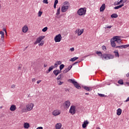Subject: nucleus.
<instances>
[{
	"label": "nucleus",
	"mask_w": 129,
	"mask_h": 129,
	"mask_svg": "<svg viewBox=\"0 0 129 129\" xmlns=\"http://www.w3.org/2000/svg\"><path fill=\"white\" fill-rule=\"evenodd\" d=\"M34 107V104L33 103H29L26 105V108L22 109V112H28L31 111Z\"/></svg>",
	"instance_id": "nucleus-1"
},
{
	"label": "nucleus",
	"mask_w": 129,
	"mask_h": 129,
	"mask_svg": "<svg viewBox=\"0 0 129 129\" xmlns=\"http://www.w3.org/2000/svg\"><path fill=\"white\" fill-rule=\"evenodd\" d=\"M69 8V2H65L63 4V5L61 7V11L62 13H66L67 12V10Z\"/></svg>",
	"instance_id": "nucleus-2"
},
{
	"label": "nucleus",
	"mask_w": 129,
	"mask_h": 129,
	"mask_svg": "<svg viewBox=\"0 0 129 129\" xmlns=\"http://www.w3.org/2000/svg\"><path fill=\"white\" fill-rule=\"evenodd\" d=\"M114 58V55L111 54H104L102 56V59L103 60L105 59L106 60H109L110 59H113Z\"/></svg>",
	"instance_id": "nucleus-3"
},
{
	"label": "nucleus",
	"mask_w": 129,
	"mask_h": 129,
	"mask_svg": "<svg viewBox=\"0 0 129 129\" xmlns=\"http://www.w3.org/2000/svg\"><path fill=\"white\" fill-rule=\"evenodd\" d=\"M77 14L79 16H85L86 14V8H82L79 9L77 11Z\"/></svg>",
	"instance_id": "nucleus-4"
},
{
	"label": "nucleus",
	"mask_w": 129,
	"mask_h": 129,
	"mask_svg": "<svg viewBox=\"0 0 129 129\" xmlns=\"http://www.w3.org/2000/svg\"><path fill=\"white\" fill-rule=\"evenodd\" d=\"M73 84H74V86L77 88V89H81V87L79 85V84L77 83L75 80H69Z\"/></svg>",
	"instance_id": "nucleus-5"
},
{
	"label": "nucleus",
	"mask_w": 129,
	"mask_h": 129,
	"mask_svg": "<svg viewBox=\"0 0 129 129\" xmlns=\"http://www.w3.org/2000/svg\"><path fill=\"white\" fill-rule=\"evenodd\" d=\"M45 39V36H40L38 38H37L36 41L34 43V45H37V44H39V43H41L42 42V40Z\"/></svg>",
	"instance_id": "nucleus-6"
},
{
	"label": "nucleus",
	"mask_w": 129,
	"mask_h": 129,
	"mask_svg": "<svg viewBox=\"0 0 129 129\" xmlns=\"http://www.w3.org/2000/svg\"><path fill=\"white\" fill-rule=\"evenodd\" d=\"M113 38H114V41L116 42L117 46H118V45H120V44H121V40L118 36H115Z\"/></svg>",
	"instance_id": "nucleus-7"
},
{
	"label": "nucleus",
	"mask_w": 129,
	"mask_h": 129,
	"mask_svg": "<svg viewBox=\"0 0 129 129\" xmlns=\"http://www.w3.org/2000/svg\"><path fill=\"white\" fill-rule=\"evenodd\" d=\"M61 40H62V36H61V34H60L56 35L54 38V41L55 43L61 42Z\"/></svg>",
	"instance_id": "nucleus-8"
},
{
	"label": "nucleus",
	"mask_w": 129,
	"mask_h": 129,
	"mask_svg": "<svg viewBox=\"0 0 129 129\" xmlns=\"http://www.w3.org/2000/svg\"><path fill=\"white\" fill-rule=\"evenodd\" d=\"M76 107L74 106H71L69 112L71 113V114L73 115L75 114V112H76Z\"/></svg>",
	"instance_id": "nucleus-9"
},
{
	"label": "nucleus",
	"mask_w": 129,
	"mask_h": 129,
	"mask_svg": "<svg viewBox=\"0 0 129 129\" xmlns=\"http://www.w3.org/2000/svg\"><path fill=\"white\" fill-rule=\"evenodd\" d=\"M71 104V103H70V101L67 100V101H65L63 103L64 108H69Z\"/></svg>",
	"instance_id": "nucleus-10"
},
{
	"label": "nucleus",
	"mask_w": 129,
	"mask_h": 129,
	"mask_svg": "<svg viewBox=\"0 0 129 129\" xmlns=\"http://www.w3.org/2000/svg\"><path fill=\"white\" fill-rule=\"evenodd\" d=\"M61 114V110L59 109L54 110L52 112V114L54 115V116H57V115H59V114Z\"/></svg>",
	"instance_id": "nucleus-11"
},
{
	"label": "nucleus",
	"mask_w": 129,
	"mask_h": 129,
	"mask_svg": "<svg viewBox=\"0 0 129 129\" xmlns=\"http://www.w3.org/2000/svg\"><path fill=\"white\" fill-rule=\"evenodd\" d=\"M110 42H111V45L113 48H114V47H115L116 46H117V44H116V42L115 41H114V38L111 39L110 40Z\"/></svg>",
	"instance_id": "nucleus-12"
},
{
	"label": "nucleus",
	"mask_w": 129,
	"mask_h": 129,
	"mask_svg": "<svg viewBox=\"0 0 129 129\" xmlns=\"http://www.w3.org/2000/svg\"><path fill=\"white\" fill-rule=\"evenodd\" d=\"M83 29L80 30L79 29H78L76 30L75 34H78L79 36H81V35H82V34H83Z\"/></svg>",
	"instance_id": "nucleus-13"
},
{
	"label": "nucleus",
	"mask_w": 129,
	"mask_h": 129,
	"mask_svg": "<svg viewBox=\"0 0 129 129\" xmlns=\"http://www.w3.org/2000/svg\"><path fill=\"white\" fill-rule=\"evenodd\" d=\"M53 73L55 76H57L59 74H60V73H61V71L59 70H55L53 71Z\"/></svg>",
	"instance_id": "nucleus-14"
},
{
	"label": "nucleus",
	"mask_w": 129,
	"mask_h": 129,
	"mask_svg": "<svg viewBox=\"0 0 129 129\" xmlns=\"http://www.w3.org/2000/svg\"><path fill=\"white\" fill-rule=\"evenodd\" d=\"M89 123V122L88 120H85L84 121L83 124H82V127L83 128H85L86 126H87V125H88Z\"/></svg>",
	"instance_id": "nucleus-15"
},
{
	"label": "nucleus",
	"mask_w": 129,
	"mask_h": 129,
	"mask_svg": "<svg viewBox=\"0 0 129 129\" xmlns=\"http://www.w3.org/2000/svg\"><path fill=\"white\" fill-rule=\"evenodd\" d=\"M28 30H29V28H28V26H24L22 28V32L23 33H27L28 32Z\"/></svg>",
	"instance_id": "nucleus-16"
},
{
	"label": "nucleus",
	"mask_w": 129,
	"mask_h": 129,
	"mask_svg": "<svg viewBox=\"0 0 129 129\" xmlns=\"http://www.w3.org/2000/svg\"><path fill=\"white\" fill-rule=\"evenodd\" d=\"M11 111H15L17 109V107L15 105H12L10 108Z\"/></svg>",
	"instance_id": "nucleus-17"
},
{
	"label": "nucleus",
	"mask_w": 129,
	"mask_h": 129,
	"mask_svg": "<svg viewBox=\"0 0 129 129\" xmlns=\"http://www.w3.org/2000/svg\"><path fill=\"white\" fill-rule=\"evenodd\" d=\"M62 127V124L61 123H57L55 124L56 129H60Z\"/></svg>",
	"instance_id": "nucleus-18"
},
{
	"label": "nucleus",
	"mask_w": 129,
	"mask_h": 129,
	"mask_svg": "<svg viewBox=\"0 0 129 129\" xmlns=\"http://www.w3.org/2000/svg\"><path fill=\"white\" fill-rule=\"evenodd\" d=\"M105 10V4H103L100 8V12H103Z\"/></svg>",
	"instance_id": "nucleus-19"
},
{
	"label": "nucleus",
	"mask_w": 129,
	"mask_h": 129,
	"mask_svg": "<svg viewBox=\"0 0 129 129\" xmlns=\"http://www.w3.org/2000/svg\"><path fill=\"white\" fill-rule=\"evenodd\" d=\"M84 89L86 90L87 91H91L92 90V89L91 87H87V86H84Z\"/></svg>",
	"instance_id": "nucleus-20"
},
{
	"label": "nucleus",
	"mask_w": 129,
	"mask_h": 129,
	"mask_svg": "<svg viewBox=\"0 0 129 129\" xmlns=\"http://www.w3.org/2000/svg\"><path fill=\"white\" fill-rule=\"evenodd\" d=\"M122 110L120 108H118L117 110V115H120L121 114Z\"/></svg>",
	"instance_id": "nucleus-21"
},
{
	"label": "nucleus",
	"mask_w": 129,
	"mask_h": 129,
	"mask_svg": "<svg viewBox=\"0 0 129 129\" xmlns=\"http://www.w3.org/2000/svg\"><path fill=\"white\" fill-rule=\"evenodd\" d=\"M24 128H28V127H30V124L28 122L24 123Z\"/></svg>",
	"instance_id": "nucleus-22"
},
{
	"label": "nucleus",
	"mask_w": 129,
	"mask_h": 129,
	"mask_svg": "<svg viewBox=\"0 0 129 129\" xmlns=\"http://www.w3.org/2000/svg\"><path fill=\"white\" fill-rule=\"evenodd\" d=\"M118 17V15L117 14L114 13L111 15V18L112 19H115Z\"/></svg>",
	"instance_id": "nucleus-23"
},
{
	"label": "nucleus",
	"mask_w": 129,
	"mask_h": 129,
	"mask_svg": "<svg viewBox=\"0 0 129 129\" xmlns=\"http://www.w3.org/2000/svg\"><path fill=\"white\" fill-rule=\"evenodd\" d=\"M0 35H2L1 39L4 40V39H5V32L0 31Z\"/></svg>",
	"instance_id": "nucleus-24"
},
{
	"label": "nucleus",
	"mask_w": 129,
	"mask_h": 129,
	"mask_svg": "<svg viewBox=\"0 0 129 129\" xmlns=\"http://www.w3.org/2000/svg\"><path fill=\"white\" fill-rule=\"evenodd\" d=\"M123 6H124V5L121 4V5H119V6H118L115 7L114 8V9L115 10H118V9H120V8H122V7H123Z\"/></svg>",
	"instance_id": "nucleus-25"
},
{
	"label": "nucleus",
	"mask_w": 129,
	"mask_h": 129,
	"mask_svg": "<svg viewBox=\"0 0 129 129\" xmlns=\"http://www.w3.org/2000/svg\"><path fill=\"white\" fill-rule=\"evenodd\" d=\"M55 68V67L54 66H51L50 67H49L48 69V71L46 72V73H49V72H50V71H52L53 69Z\"/></svg>",
	"instance_id": "nucleus-26"
},
{
	"label": "nucleus",
	"mask_w": 129,
	"mask_h": 129,
	"mask_svg": "<svg viewBox=\"0 0 129 129\" xmlns=\"http://www.w3.org/2000/svg\"><path fill=\"white\" fill-rule=\"evenodd\" d=\"M78 59V57H74L73 58H72L70 61H71L72 62H74V61H76V60H77Z\"/></svg>",
	"instance_id": "nucleus-27"
},
{
	"label": "nucleus",
	"mask_w": 129,
	"mask_h": 129,
	"mask_svg": "<svg viewBox=\"0 0 129 129\" xmlns=\"http://www.w3.org/2000/svg\"><path fill=\"white\" fill-rule=\"evenodd\" d=\"M96 54H97V55H98L99 56H101V58H102V56H103V54H102V53H101V51H97L96 52Z\"/></svg>",
	"instance_id": "nucleus-28"
},
{
	"label": "nucleus",
	"mask_w": 129,
	"mask_h": 129,
	"mask_svg": "<svg viewBox=\"0 0 129 129\" xmlns=\"http://www.w3.org/2000/svg\"><path fill=\"white\" fill-rule=\"evenodd\" d=\"M65 67V65L61 64L59 66V71H61L63 68Z\"/></svg>",
	"instance_id": "nucleus-29"
},
{
	"label": "nucleus",
	"mask_w": 129,
	"mask_h": 129,
	"mask_svg": "<svg viewBox=\"0 0 129 129\" xmlns=\"http://www.w3.org/2000/svg\"><path fill=\"white\" fill-rule=\"evenodd\" d=\"M114 53L115 54V57H117L118 58L119 57V53H118V51H114Z\"/></svg>",
	"instance_id": "nucleus-30"
},
{
	"label": "nucleus",
	"mask_w": 129,
	"mask_h": 129,
	"mask_svg": "<svg viewBox=\"0 0 129 129\" xmlns=\"http://www.w3.org/2000/svg\"><path fill=\"white\" fill-rule=\"evenodd\" d=\"M60 10H61V8L59 7L57 10V12L56 13V16H59V15H60Z\"/></svg>",
	"instance_id": "nucleus-31"
},
{
	"label": "nucleus",
	"mask_w": 129,
	"mask_h": 129,
	"mask_svg": "<svg viewBox=\"0 0 129 129\" xmlns=\"http://www.w3.org/2000/svg\"><path fill=\"white\" fill-rule=\"evenodd\" d=\"M118 83L121 85H122L123 84V81L122 80H119L118 81Z\"/></svg>",
	"instance_id": "nucleus-32"
},
{
	"label": "nucleus",
	"mask_w": 129,
	"mask_h": 129,
	"mask_svg": "<svg viewBox=\"0 0 129 129\" xmlns=\"http://www.w3.org/2000/svg\"><path fill=\"white\" fill-rule=\"evenodd\" d=\"M62 74H60L59 76H58L57 78H56L57 80H60L61 79V77L62 76Z\"/></svg>",
	"instance_id": "nucleus-33"
},
{
	"label": "nucleus",
	"mask_w": 129,
	"mask_h": 129,
	"mask_svg": "<svg viewBox=\"0 0 129 129\" xmlns=\"http://www.w3.org/2000/svg\"><path fill=\"white\" fill-rule=\"evenodd\" d=\"M47 30H48V27H44L43 29H42V32H46Z\"/></svg>",
	"instance_id": "nucleus-34"
},
{
	"label": "nucleus",
	"mask_w": 129,
	"mask_h": 129,
	"mask_svg": "<svg viewBox=\"0 0 129 129\" xmlns=\"http://www.w3.org/2000/svg\"><path fill=\"white\" fill-rule=\"evenodd\" d=\"M102 50H103V51H106V46L103 45L102 46Z\"/></svg>",
	"instance_id": "nucleus-35"
},
{
	"label": "nucleus",
	"mask_w": 129,
	"mask_h": 129,
	"mask_svg": "<svg viewBox=\"0 0 129 129\" xmlns=\"http://www.w3.org/2000/svg\"><path fill=\"white\" fill-rule=\"evenodd\" d=\"M42 14H43V12L39 11L38 13V17H41V16H42Z\"/></svg>",
	"instance_id": "nucleus-36"
},
{
	"label": "nucleus",
	"mask_w": 129,
	"mask_h": 129,
	"mask_svg": "<svg viewBox=\"0 0 129 129\" xmlns=\"http://www.w3.org/2000/svg\"><path fill=\"white\" fill-rule=\"evenodd\" d=\"M116 48H119V49H123V45L116 46Z\"/></svg>",
	"instance_id": "nucleus-37"
},
{
	"label": "nucleus",
	"mask_w": 129,
	"mask_h": 129,
	"mask_svg": "<svg viewBox=\"0 0 129 129\" xmlns=\"http://www.w3.org/2000/svg\"><path fill=\"white\" fill-rule=\"evenodd\" d=\"M42 3L43 4H49V3H48V0H43Z\"/></svg>",
	"instance_id": "nucleus-38"
},
{
	"label": "nucleus",
	"mask_w": 129,
	"mask_h": 129,
	"mask_svg": "<svg viewBox=\"0 0 129 129\" xmlns=\"http://www.w3.org/2000/svg\"><path fill=\"white\" fill-rule=\"evenodd\" d=\"M67 72H69V71L67 69H66L63 71V73L64 74H66L67 73Z\"/></svg>",
	"instance_id": "nucleus-39"
},
{
	"label": "nucleus",
	"mask_w": 129,
	"mask_h": 129,
	"mask_svg": "<svg viewBox=\"0 0 129 129\" xmlns=\"http://www.w3.org/2000/svg\"><path fill=\"white\" fill-rule=\"evenodd\" d=\"M72 68V66H69L67 69L69 71H70Z\"/></svg>",
	"instance_id": "nucleus-40"
},
{
	"label": "nucleus",
	"mask_w": 129,
	"mask_h": 129,
	"mask_svg": "<svg viewBox=\"0 0 129 129\" xmlns=\"http://www.w3.org/2000/svg\"><path fill=\"white\" fill-rule=\"evenodd\" d=\"M126 2V0H120V3H121V4H124V3Z\"/></svg>",
	"instance_id": "nucleus-41"
},
{
	"label": "nucleus",
	"mask_w": 129,
	"mask_h": 129,
	"mask_svg": "<svg viewBox=\"0 0 129 129\" xmlns=\"http://www.w3.org/2000/svg\"><path fill=\"white\" fill-rule=\"evenodd\" d=\"M56 63H57V65H61V64H62V62L61 61H57Z\"/></svg>",
	"instance_id": "nucleus-42"
},
{
	"label": "nucleus",
	"mask_w": 129,
	"mask_h": 129,
	"mask_svg": "<svg viewBox=\"0 0 129 129\" xmlns=\"http://www.w3.org/2000/svg\"><path fill=\"white\" fill-rule=\"evenodd\" d=\"M127 47H129V44L123 45V48L124 49L125 48H127Z\"/></svg>",
	"instance_id": "nucleus-43"
},
{
	"label": "nucleus",
	"mask_w": 129,
	"mask_h": 129,
	"mask_svg": "<svg viewBox=\"0 0 129 129\" xmlns=\"http://www.w3.org/2000/svg\"><path fill=\"white\" fill-rule=\"evenodd\" d=\"M57 83H58V85H62V84H63V82L58 81Z\"/></svg>",
	"instance_id": "nucleus-44"
},
{
	"label": "nucleus",
	"mask_w": 129,
	"mask_h": 129,
	"mask_svg": "<svg viewBox=\"0 0 129 129\" xmlns=\"http://www.w3.org/2000/svg\"><path fill=\"white\" fill-rule=\"evenodd\" d=\"M43 45H44V41H41V43L38 44L39 46H43Z\"/></svg>",
	"instance_id": "nucleus-45"
},
{
	"label": "nucleus",
	"mask_w": 129,
	"mask_h": 129,
	"mask_svg": "<svg viewBox=\"0 0 129 129\" xmlns=\"http://www.w3.org/2000/svg\"><path fill=\"white\" fill-rule=\"evenodd\" d=\"M98 95H99V96H100L101 97H104V96H105V95L102 94H98Z\"/></svg>",
	"instance_id": "nucleus-46"
},
{
	"label": "nucleus",
	"mask_w": 129,
	"mask_h": 129,
	"mask_svg": "<svg viewBox=\"0 0 129 129\" xmlns=\"http://www.w3.org/2000/svg\"><path fill=\"white\" fill-rule=\"evenodd\" d=\"M105 27H105V29H111V28L112 26H106Z\"/></svg>",
	"instance_id": "nucleus-47"
},
{
	"label": "nucleus",
	"mask_w": 129,
	"mask_h": 129,
	"mask_svg": "<svg viewBox=\"0 0 129 129\" xmlns=\"http://www.w3.org/2000/svg\"><path fill=\"white\" fill-rule=\"evenodd\" d=\"M16 88V85H15L14 84H13V85H12L11 86V88L14 89V88Z\"/></svg>",
	"instance_id": "nucleus-48"
},
{
	"label": "nucleus",
	"mask_w": 129,
	"mask_h": 129,
	"mask_svg": "<svg viewBox=\"0 0 129 129\" xmlns=\"http://www.w3.org/2000/svg\"><path fill=\"white\" fill-rule=\"evenodd\" d=\"M57 4H58V0H55V1H54V5H57Z\"/></svg>",
	"instance_id": "nucleus-49"
},
{
	"label": "nucleus",
	"mask_w": 129,
	"mask_h": 129,
	"mask_svg": "<svg viewBox=\"0 0 129 129\" xmlns=\"http://www.w3.org/2000/svg\"><path fill=\"white\" fill-rule=\"evenodd\" d=\"M54 68H55H55L58 67V63H57V62L54 64Z\"/></svg>",
	"instance_id": "nucleus-50"
},
{
	"label": "nucleus",
	"mask_w": 129,
	"mask_h": 129,
	"mask_svg": "<svg viewBox=\"0 0 129 129\" xmlns=\"http://www.w3.org/2000/svg\"><path fill=\"white\" fill-rule=\"evenodd\" d=\"M70 50L72 51V52L74 51V47H72L70 48Z\"/></svg>",
	"instance_id": "nucleus-51"
},
{
	"label": "nucleus",
	"mask_w": 129,
	"mask_h": 129,
	"mask_svg": "<svg viewBox=\"0 0 129 129\" xmlns=\"http://www.w3.org/2000/svg\"><path fill=\"white\" fill-rule=\"evenodd\" d=\"M127 101H129V97L126 99V100L124 102H127Z\"/></svg>",
	"instance_id": "nucleus-52"
},
{
	"label": "nucleus",
	"mask_w": 129,
	"mask_h": 129,
	"mask_svg": "<svg viewBox=\"0 0 129 129\" xmlns=\"http://www.w3.org/2000/svg\"><path fill=\"white\" fill-rule=\"evenodd\" d=\"M32 82H35L36 81V79H35V78L32 79Z\"/></svg>",
	"instance_id": "nucleus-53"
},
{
	"label": "nucleus",
	"mask_w": 129,
	"mask_h": 129,
	"mask_svg": "<svg viewBox=\"0 0 129 129\" xmlns=\"http://www.w3.org/2000/svg\"><path fill=\"white\" fill-rule=\"evenodd\" d=\"M78 63H79V61H77V62L74 63L73 65H76V64H77Z\"/></svg>",
	"instance_id": "nucleus-54"
},
{
	"label": "nucleus",
	"mask_w": 129,
	"mask_h": 129,
	"mask_svg": "<svg viewBox=\"0 0 129 129\" xmlns=\"http://www.w3.org/2000/svg\"><path fill=\"white\" fill-rule=\"evenodd\" d=\"M36 129H43V127L42 126L38 127Z\"/></svg>",
	"instance_id": "nucleus-55"
},
{
	"label": "nucleus",
	"mask_w": 129,
	"mask_h": 129,
	"mask_svg": "<svg viewBox=\"0 0 129 129\" xmlns=\"http://www.w3.org/2000/svg\"><path fill=\"white\" fill-rule=\"evenodd\" d=\"M41 81H41V80L37 81V84H39V83H40V82H41Z\"/></svg>",
	"instance_id": "nucleus-56"
},
{
	"label": "nucleus",
	"mask_w": 129,
	"mask_h": 129,
	"mask_svg": "<svg viewBox=\"0 0 129 129\" xmlns=\"http://www.w3.org/2000/svg\"><path fill=\"white\" fill-rule=\"evenodd\" d=\"M56 6H57V5L54 4V5H53V8H54V9H56Z\"/></svg>",
	"instance_id": "nucleus-57"
},
{
	"label": "nucleus",
	"mask_w": 129,
	"mask_h": 129,
	"mask_svg": "<svg viewBox=\"0 0 129 129\" xmlns=\"http://www.w3.org/2000/svg\"><path fill=\"white\" fill-rule=\"evenodd\" d=\"M125 84H126L127 85H129V82H126L125 84Z\"/></svg>",
	"instance_id": "nucleus-58"
},
{
	"label": "nucleus",
	"mask_w": 129,
	"mask_h": 129,
	"mask_svg": "<svg viewBox=\"0 0 129 129\" xmlns=\"http://www.w3.org/2000/svg\"><path fill=\"white\" fill-rule=\"evenodd\" d=\"M120 4H121V2H120V1L117 3V5H120Z\"/></svg>",
	"instance_id": "nucleus-59"
},
{
	"label": "nucleus",
	"mask_w": 129,
	"mask_h": 129,
	"mask_svg": "<svg viewBox=\"0 0 129 129\" xmlns=\"http://www.w3.org/2000/svg\"><path fill=\"white\" fill-rule=\"evenodd\" d=\"M47 64H44V68L47 67Z\"/></svg>",
	"instance_id": "nucleus-60"
},
{
	"label": "nucleus",
	"mask_w": 129,
	"mask_h": 129,
	"mask_svg": "<svg viewBox=\"0 0 129 129\" xmlns=\"http://www.w3.org/2000/svg\"><path fill=\"white\" fill-rule=\"evenodd\" d=\"M85 94H86V95H88V94H89V93H86Z\"/></svg>",
	"instance_id": "nucleus-61"
},
{
	"label": "nucleus",
	"mask_w": 129,
	"mask_h": 129,
	"mask_svg": "<svg viewBox=\"0 0 129 129\" xmlns=\"http://www.w3.org/2000/svg\"><path fill=\"white\" fill-rule=\"evenodd\" d=\"M4 31H5V33H7V30L6 29H4Z\"/></svg>",
	"instance_id": "nucleus-62"
},
{
	"label": "nucleus",
	"mask_w": 129,
	"mask_h": 129,
	"mask_svg": "<svg viewBox=\"0 0 129 129\" xmlns=\"http://www.w3.org/2000/svg\"><path fill=\"white\" fill-rule=\"evenodd\" d=\"M97 129H100V127H97Z\"/></svg>",
	"instance_id": "nucleus-63"
},
{
	"label": "nucleus",
	"mask_w": 129,
	"mask_h": 129,
	"mask_svg": "<svg viewBox=\"0 0 129 129\" xmlns=\"http://www.w3.org/2000/svg\"><path fill=\"white\" fill-rule=\"evenodd\" d=\"M102 85H104V83L102 84Z\"/></svg>",
	"instance_id": "nucleus-64"
}]
</instances>
